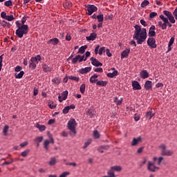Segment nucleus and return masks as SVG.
<instances>
[{
  "mask_svg": "<svg viewBox=\"0 0 177 177\" xmlns=\"http://www.w3.org/2000/svg\"><path fill=\"white\" fill-rule=\"evenodd\" d=\"M163 159H164V158H163L162 157H158V158H157V157H153V162H156V161L158 160L157 165H160L161 163H162V160H163Z\"/></svg>",
  "mask_w": 177,
  "mask_h": 177,
  "instance_id": "nucleus-27",
  "label": "nucleus"
},
{
  "mask_svg": "<svg viewBox=\"0 0 177 177\" xmlns=\"http://www.w3.org/2000/svg\"><path fill=\"white\" fill-rule=\"evenodd\" d=\"M105 52L106 53L108 57H111L112 55H111V50L109 48L105 50Z\"/></svg>",
  "mask_w": 177,
  "mask_h": 177,
  "instance_id": "nucleus-62",
  "label": "nucleus"
},
{
  "mask_svg": "<svg viewBox=\"0 0 177 177\" xmlns=\"http://www.w3.org/2000/svg\"><path fill=\"white\" fill-rule=\"evenodd\" d=\"M77 125L75 119L71 118L67 124V128L68 130H70L71 133L70 135L71 136H75L76 134V131H75V127Z\"/></svg>",
  "mask_w": 177,
  "mask_h": 177,
  "instance_id": "nucleus-4",
  "label": "nucleus"
},
{
  "mask_svg": "<svg viewBox=\"0 0 177 177\" xmlns=\"http://www.w3.org/2000/svg\"><path fill=\"white\" fill-rule=\"evenodd\" d=\"M130 53V48H127L122 52L121 59L127 58Z\"/></svg>",
  "mask_w": 177,
  "mask_h": 177,
  "instance_id": "nucleus-22",
  "label": "nucleus"
},
{
  "mask_svg": "<svg viewBox=\"0 0 177 177\" xmlns=\"http://www.w3.org/2000/svg\"><path fill=\"white\" fill-rule=\"evenodd\" d=\"M87 15H91L93 12H95L97 11V7H96L94 5L88 4L87 6Z\"/></svg>",
  "mask_w": 177,
  "mask_h": 177,
  "instance_id": "nucleus-7",
  "label": "nucleus"
},
{
  "mask_svg": "<svg viewBox=\"0 0 177 177\" xmlns=\"http://www.w3.org/2000/svg\"><path fill=\"white\" fill-rule=\"evenodd\" d=\"M90 60L91 61V64H93V66L95 67H100L103 66V64L98 62L97 59L96 58L91 57Z\"/></svg>",
  "mask_w": 177,
  "mask_h": 177,
  "instance_id": "nucleus-12",
  "label": "nucleus"
},
{
  "mask_svg": "<svg viewBox=\"0 0 177 177\" xmlns=\"http://www.w3.org/2000/svg\"><path fill=\"white\" fill-rule=\"evenodd\" d=\"M68 95V91H64L62 92V95H59L58 99L59 102H62L64 100H66Z\"/></svg>",
  "mask_w": 177,
  "mask_h": 177,
  "instance_id": "nucleus-9",
  "label": "nucleus"
},
{
  "mask_svg": "<svg viewBox=\"0 0 177 177\" xmlns=\"http://www.w3.org/2000/svg\"><path fill=\"white\" fill-rule=\"evenodd\" d=\"M175 39L174 37H171L169 40V42L168 44L169 46H171L174 43Z\"/></svg>",
  "mask_w": 177,
  "mask_h": 177,
  "instance_id": "nucleus-61",
  "label": "nucleus"
},
{
  "mask_svg": "<svg viewBox=\"0 0 177 177\" xmlns=\"http://www.w3.org/2000/svg\"><path fill=\"white\" fill-rule=\"evenodd\" d=\"M111 70L113 71L112 73H108L107 77L110 78H113L118 75V71L115 70V68H111Z\"/></svg>",
  "mask_w": 177,
  "mask_h": 177,
  "instance_id": "nucleus-16",
  "label": "nucleus"
},
{
  "mask_svg": "<svg viewBox=\"0 0 177 177\" xmlns=\"http://www.w3.org/2000/svg\"><path fill=\"white\" fill-rule=\"evenodd\" d=\"M4 5L7 7H10L12 6V1L11 0L6 1Z\"/></svg>",
  "mask_w": 177,
  "mask_h": 177,
  "instance_id": "nucleus-53",
  "label": "nucleus"
},
{
  "mask_svg": "<svg viewBox=\"0 0 177 177\" xmlns=\"http://www.w3.org/2000/svg\"><path fill=\"white\" fill-rule=\"evenodd\" d=\"M92 68L91 66H87L85 68H82L79 70L80 74L84 75L87 74V73H89L91 71Z\"/></svg>",
  "mask_w": 177,
  "mask_h": 177,
  "instance_id": "nucleus-15",
  "label": "nucleus"
},
{
  "mask_svg": "<svg viewBox=\"0 0 177 177\" xmlns=\"http://www.w3.org/2000/svg\"><path fill=\"white\" fill-rule=\"evenodd\" d=\"M158 149L161 151V155L164 156H171L174 154V151L172 150L167 149V146L165 144H161Z\"/></svg>",
  "mask_w": 177,
  "mask_h": 177,
  "instance_id": "nucleus-5",
  "label": "nucleus"
},
{
  "mask_svg": "<svg viewBox=\"0 0 177 177\" xmlns=\"http://www.w3.org/2000/svg\"><path fill=\"white\" fill-rule=\"evenodd\" d=\"M140 76L142 79H147V78L149 77V73H147V71L144 70V71H142L140 73Z\"/></svg>",
  "mask_w": 177,
  "mask_h": 177,
  "instance_id": "nucleus-24",
  "label": "nucleus"
},
{
  "mask_svg": "<svg viewBox=\"0 0 177 177\" xmlns=\"http://www.w3.org/2000/svg\"><path fill=\"white\" fill-rule=\"evenodd\" d=\"M164 15L167 17L169 19L170 17L172 15L171 12L168 10H164L163 11Z\"/></svg>",
  "mask_w": 177,
  "mask_h": 177,
  "instance_id": "nucleus-46",
  "label": "nucleus"
},
{
  "mask_svg": "<svg viewBox=\"0 0 177 177\" xmlns=\"http://www.w3.org/2000/svg\"><path fill=\"white\" fill-rule=\"evenodd\" d=\"M36 64L37 62H36L35 57H32L29 62V67L34 69L37 67Z\"/></svg>",
  "mask_w": 177,
  "mask_h": 177,
  "instance_id": "nucleus-21",
  "label": "nucleus"
},
{
  "mask_svg": "<svg viewBox=\"0 0 177 177\" xmlns=\"http://www.w3.org/2000/svg\"><path fill=\"white\" fill-rule=\"evenodd\" d=\"M169 20V21L171 24H175L176 23V19H174V17L171 15L169 18L168 19Z\"/></svg>",
  "mask_w": 177,
  "mask_h": 177,
  "instance_id": "nucleus-54",
  "label": "nucleus"
},
{
  "mask_svg": "<svg viewBox=\"0 0 177 177\" xmlns=\"http://www.w3.org/2000/svg\"><path fill=\"white\" fill-rule=\"evenodd\" d=\"M105 52H106L105 47L100 48V46H97L95 48V55L99 54L100 55H102L103 54V53H105Z\"/></svg>",
  "mask_w": 177,
  "mask_h": 177,
  "instance_id": "nucleus-11",
  "label": "nucleus"
},
{
  "mask_svg": "<svg viewBox=\"0 0 177 177\" xmlns=\"http://www.w3.org/2000/svg\"><path fill=\"white\" fill-rule=\"evenodd\" d=\"M93 136L95 139H99L100 136V133H98L97 130H95L93 131Z\"/></svg>",
  "mask_w": 177,
  "mask_h": 177,
  "instance_id": "nucleus-37",
  "label": "nucleus"
},
{
  "mask_svg": "<svg viewBox=\"0 0 177 177\" xmlns=\"http://www.w3.org/2000/svg\"><path fill=\"white\" fill-rule=\"evenodd\" d=\"M69 106H66L64 108V110H63V113L64 114H68V111H69Z\"/></svg>",
  "mask_w": 177,
  "mask_h": 177,
  "instance_id": "nucleus-55",
  "label": "nucleus"
},
{
  "mask_svg": "<svg viewBox=\"0 0 177 177\" xmlns=\"http://www.w3.org/2000/svg\"><path fill=\"white\" fill-rule=\"evenodd\" d=\"M144 87L147 91L151 90L152 88V82L150 80L146 81Z\"/></svg>",
  "mask_w": 177,
  "mask_h": 177,
  "instance_id": "nucleus-20",
  "label": "nucleus"
},
{
  "mask_svg": "<svg viewBox=\"0 0 177 177\" xmlns=\"http://www.w3.org/2000/svg\"><path fill=\"white\" fill-rule=\"evenodd\" d=\"M24 75V71H20L19 73H15V77L16 79H21Z\"/></svg>",
  "mask_w": 177,
  "mask_h": 177,
  "instance_id": "nucleus-34",
  "label": "nucleus"
},
{
  "mask_svg": "<svg viewBox=\"0 0 177 177\" xmlns=\"http://www.w3.org/2000/svg\"><path fill=\"white\" fill-rule=\"evenodd\" d=\"M114 102L118 106H120L122 102V98H120V100H118L117 97H115Z\"/></svg>",
  "mask_w": 177,
  "mask_h": 177,
  "instance_id": "nucleus-39",
  "label": "nucleus"
},
{
  "mask_svg": "<svg viewBox=\"0 0 177 177\" xmlns=\"http://www.w3.org/2000/svg\"><path fill=\"white\" fill-rule=\"evenodd\" d=\"M92 140L91 139L87 140V141L85 142L83 149H86L89 145H91Z\"/></svg>",
  "mask_w": 177,
  "mask_h": 177,
  "instance_id": "nucleus-45",
  "label": "nucleus"
},
{
  "mask_svg": "<svg viewBox=\"0 0 177 177\" xmlns=\"http://www.w3.org/2000/svg\"><path fill=\"white\" fill-rule=\"evenodd\" d=\"M135 31L133 38L137 40V44H142L147 38V32L145 28H141L139 25L134 26Z\"/></svg>",
  "mask_w": 177,
  "mask_h": 177,
  "instance_id": "nucleus-1",
  "label": "nucleus"
},
{
  "mask_svg": "<svg viewBox=\"0 0 177 177\" xmlns=\"http://www.w3.org/2000/svg\"><path fill=\"white\" fill-rule=\"evenodd\" d=\"M87 48H88L87 46H84L80 47L79 48L78 53L84 54L85 53V49H86Z\"/></svg>",
  "mask_w": 177,
  "mask_h": 177,
  "instance_id": "nucleus-38",
  "label": "nucleus"
},
{
  "mask_svg": "<svg viewBox=\"0 0 177 177\" xmlns=\"http://www.w3.org/2000/svg\"><path fill=\"white\" fill-rule=\"evenodd\" d=\"M30 150L26 149L21 153L22 157H26L30 153Z\"/></svg>",
  "mask_w": 177,
  "mask_h": 177,
  "instance_id": "nucleus-41",
  "label": "nucleus"
},
{
  "mask_svg": "<svg viewBox=\"0 0 177 177\" xmlns=\"http://www.w3.org/2000/svg\"><path fill=\"white\" fill-rule=\"evenodd\" d=\"M149 4V1L147 0H145L144 1L142 2L141 3V7L142 8H145Z\"/></svg>",
  "mask_w": 177,
  "mask_h": 177,
  "instance_id": "nucleus-50",
  "label": "nucleus"
},
{
  "mask_svg": "<svg viewBox=\"0 0 177 177\" xmlns=\"http://www.w3.org/2000/svg\"><path fill=\"white\" fill-rule=\"evenodd\" d=\"M110 149L109 145H101L98 147V151H100V153H103L104 152V150H108Z\"/></svg>",
  "mask_w": 177,
  "mask_h": 177,
  "instance_id": "nucleus-18",
  "label": "nucleus"
},
{
  "mask_svg": "<svg viewBox=\"0 0 177 177\" xmlns=\"http://www.w3.org/2000/svg\"><path fill=\"white\" fill-rule=\"evenodd\" d=\"M142 142V138L138 137L137 138H133L132 142H131V145L132 147H135L139 145L140 142Z\"/></svg>",
  "mask_w": 177,
  "mask_h": 177,
  "instance_id": "nucleus-13",
  "label": "nucleus"
},
{
  "mask_svg": "<svg viewBox=\"0 0 177 177\" xmlns=\"http://www.w3.org/2000/svg\"><path fill=\"white\" fill-rule=\"evenodd\" d=\"M43 71L47 73L52 71V68L47 66L46 64H43Z\"/></svg>",
  "mask_w": 177,
  "mask_h": 177,
  "instance_id": "nucleus-33",
  "label": "nucleus"
},
{
  "mask_svg": "<svg viewBox=\"0 0 177 177\" xmlns=\"http://www.w3.org/2000/svg\"><path fill=\"white\" fill-rule=\"evenodd\" d=\"M69 174H70L69 172H64L59 177H67V176H68Z\"/></svg>",
  "mask_w": 177,
  "mask_h": 177,
  "instance_id": "nucleus-64",
  "label": "nucleus"
},
{
  "mask_svg": "<svg viewBox=\"0 0 177 177\" xmlns=\"http://www.w3.org/2000/svg\"><path fill=\"white\" fill-rule=\"evenodd\" d=\"M68 79L71 80L76 81L77 82H78V81L80 80V78L78 77L73 75H69Z\"/></svg>",
  "mask_w": 177,
  "mask_h": 177,
  "instance_id": "nucleus-42",
  "label": "nucleus"
},
{
  "mask_svg": "<svg viewBox=\"0 0 177 177\" xmlns=\"http://www.w3.org/2000/svg\"><path fill=\"white\" fill-rule=\"evenodd\" d=\"M159 17L164 22L163 24L162 21H158V26L162 30H166L167 26L169 28L172 27V25L169 24L168 18L165 17L162 15H160Z\"/></svg>",
  "mask_w": 177,
  "mask_h": 177,
  "instance_id": "nucleus-2",
  "label": "nucleus"
},
{
  "mask_svg": "<svg viewBox=\"0 0 177 177\" xmlns=\"http://www.w3.org/2000/svg\"><path fill=\"white\" fill-rule=\"evenodd\" d=\"M35 62H37V64H38L39 62L41 61V57H40V55H37V56L35 57Z\"/></svg>",
  "mask_w": 177,
  "mask_h": 177,
  "instance_id": "nucleus-60",
  "label": "nucleus"
},
{
  "mask_svg": "<svg viewBox=\"0 0 177 177\" xmlns=\"http://www.w3.org/2000/svg\"><path fill=\"white\" fill-rule=\"evenodd\" d=\"M147 170L151 171V172L154 173L156 171L160 170V167L156 166V162L155 161H153V162L149 161L148 165H147Z\"/></svg>",
  "mask_w": 177,
  "mask_h": 177,
  "instance_id": "nucleus-6",
  "label": "nucleus"
},
{
  "mask_svg": "<svg viewBox=\"0 0 177 177\" xmlns=\"http://www.w3.org/2000/svg\"><path fill=\"white\" fill-rule=\"evenodd\" d=\"M52 82L55 84H59L61 83V80L55 77L52 80Z\"/></svg>",
  "mask_w": 177,
  "mask_h": 177,
  "instance_id": "nucleus-43",
  "label": "nucleus"
},
{
  "mask_svg": "<svg viewBox=\"0 0 177 177\" xmlns=\"http://www.w3.org/2000/svg\"><path fill=\"white\" fill-rule=\"evenodd\" d=\"M0 24L3 27H7L8 28H10L11 24L10 23L6 22V21L3 20L0 21Z\"/></svg>",
  "mask_w": 177,
  "mask_h": 177,
  "instance_id": "nucleus-28",
  "label": "nucleus"
},
{
  "mask_svg": "<svg viewBox=\"0 0 177 177\" xmlns=\"http://www.w3.org/2000/svg\"><path fill=\"white\" fill-rule=\"evenodd\" d=\"M36 127L40 131H44L46 129V126L44 125H40L39 123H37Z\"/></svg>",
  "mask_w": 177,
  "mask_h": 177,
  "instance_id": "nucleus-35",
  "label": "nucleus"
},
{
  "mask_svg": "<svg viewBox=\"0 0 177 177\" xmlns=\"http://www.w3.org/2000/svg\"><path fill=\"white\" fill-rule=\"evenodd\" d=\"M155 115H156V113H153L152 110L147 112L145 114V117L149 118V120H151Z\"/></svg>",
  "mask_w": 177,
  "mask_h": 177,
  "instance_id": "nucleus-29",
  "label": "nucleus"
},
{
  "mask_svg": "<svg viewBox=\"0 0 177 177\" xmlns=\"http://www.w3.org/2000/svg\"><path fill=\"white\" fill-rule=\"evenodd\" d=\"M140 22L141 25L143 26L144 27H147V24L145 20L140 19Z\"/></svg>",
  "mask_w": 177,
  "mask_h": 177,
  "instance_id": "nucleus-58",
  "label": "nucleus"
},
{
  "mask_svg": "<svg viewBox=\"0 0 177 177\" xmlns=\"http://www.w3.org/2000/svg\"><path fill=\"white\" fill-rule=\"evenodd\" d=\"M156 26L152 25L149 30V36L150 37H156Z\"/></svg>",
  "mask_w": 177,
  "mask_h": 177,
  "instance_id": "nucleus-17",
  "label": "nucleus"
},
{
  "mask_svg": "<svg viewBox=\"0 0 177 177\" xmlns=\"http://www.w3.org/2000/svg\"><path fill=\"white\" fill-rule=\"evenodd\" d=\"M48 106L50 109H55L57 106V105L53 102L48 104Z\"/></svg>",
  "mask_w": 177,
  "mask_h": 177,
  "instance_id": "nucleus-63",
  "label": "nucleus"
},
{
  "mask_svg": "<svg viewBox=\"0 0 177 177\" xmlns=\"http://www.w3.org/2000/svg\"><path fill=\"white\" fill-rule=\"evenodd\" d=\"M147 45L151 47V48H156L157 47V44H156V39L151 37L149 38L147 41Z\"/></svg>",
  "mask_w": 177,
  "mask_h": 177,
  "instance_id": "nucleus-8",
  "label": "nucleus"
},
{
  "mask_svg": "<svg viewBox=\"0 0 177 177\" xmlns=\"http://www.w3.org/2000/svg\"><path fill=\"white\" fill-rule=\"evenodd\" d=\"M97 77H98L97 74H94V75H91V77L90 78V83L95 84V83L97 82V81H98Z\"/></svg>",
  "mask_w": 177,
  "mask_h": 177,
  "instance_id": "nucleus-23",
  "label": "nucleus"
},
{
  "mask_svg": "<svg viewBox=\"0 0 177 177\" xmlns=\"http://www.w3.org/2000/svg\"><path fill=\"white\" fill-rule=\"evenodd\" d=\"M97 37V35L95 32L91 33L89 36L86 37V39L88 41H94Z\"/></svg>",
  "mask_w": 177,
  "mask_h": 177,
  "instance_id": "nucleus-19",
  "label": "nucleus"
},
{
  "mask_svg": "<svg viewBox=\"0 0 177 177\" xmlns=\"http://www.w3.org/2000/svg\"><path fill=\"white\" fill-rule=\"evenodd\" d=\"M97 86H106L107 85V82L106 81H103V80H98L96 82Z\"/></svg>",
  "mask_w": 177,
  "mask_h": 177,
  "instance_id": "nucleus-31",
  "label": "nucleus"
},
{
  "mask_svg": "<svg viewBox=\"0 0 177 177\" xmlns=\"http://www.w3.org/2000/svg\"><path fill=\"white\" fill-rule=\"evenodd\" d=\"M50 145V141L49 140H45L44 142V147L46 150H48V146Z\"/></svg>",
  "mask_w": 177,
  "mask_h": 177,
  "instance_id": "nucleus-44",
  "label": "nucleus"
},
{
  "mask_svg": "<svg viewBox=\"0 0 177 177\" xmlns=\"http://www.w3.org/2000/svg\"><path fill=\"white\" fill-rule=\"evenodd\" d=\"M97 19L99 23H102L104 19V15L102 12H100V14L97 15Z\"/></svg>",
  "mask_w": 177,
  "mask_h": 177,
  "instance_id": "nucleus-30",
  "label": "nucleus"
},
{
  "mask_svg": "<svg viewBox=\"0 0 177 177\" xmlns=\"http://www.w3.org/2000/svg\"><path fill=\"white\" fill-rule=\"evenodd\" d=\"M3 55H1L0 56V72L1 71L3 68Z\"/></svg>",
  "mask_w": 177,
  "mask_h": 177,
  "instance_id": "nucleus-51",
  "label": "nucleus"
},
{
  "mask_svg": "<svg viewBox=\"0 0 177 177\" xmlns=\"http://www.w3.org/2000/svg\"><path fill=\"white\" fill-rule=\"evenodd\" d=\"M80 93L84 94L85 93V91H86V85L84 83H83L80 87Z\"/></svg>",
  "mask_w": 177,
  "mask_h": 177,
  "instance_id": "nucleus-40",
  "label": "nucleus"
},
{
  "mask_svg": "<svg viewBox=\"0 0 177 177\" xmlns=\"http://www.w3.org/2000/svg\"><path fill=\"white\" fill-rule=\"evenodd\" d=\"M65 165H68V166L75 167L76 166V162H67L65 163Z\"/></svg>",
  "mask_w": 177,
  "mask_h": 177,
  "instance_id": "nucleus-59",
  "label": "nucleus"
},
{
  "mask_svg": "<svg viewBox=\"0 0 177 177\" xmlns=\"http://www.w3.org/2000/svg\"><path fill=\"white\" fill-rule=\"evenodd\" d=\"M84 58V55L81 56V55H77L74 58L72 59V63L75 64L77 62H82L83 59Z\"/></svg>",
  "mask_w": 177,
  "mask_h": 177,
  "instance_id": "nucleus-14",
  "label": "nucleus"
},
{
  "mask_svg": "<svg viewBox=\"0 0 177 177\" xmlns=\"http://www.w3.org/2000/svg\"><path fill=\"white\" fill-rule=\"evenodd\" d=\"M157 12H151V14L149 15V18L150 19H153V17H156V16L157 15Z\"/></svg>",
  "mask_w": 177,
  "mask_h": 177,
  "instance_id": "nucleus-56",
  "label": "nucleus"
},
{
  "mask_svg": "<svg viewBox=\"0 0 177 177\" xmlns=\"http://www.w3.org/2000/svg\"><path fill=\"white\" fill-rule=\"evenodd\" d=\"M29 31L28 26V25H22L17 29L15 32V35L19 38H22L24 35H27Z\"/></svg>",
  "mask_w": 177,
  "mask_h": 177,
  "instance_id": "nucleus-3",
  "label": "nucleus"
},
{
  "mask_svg": "<svg viewBox=\"0 0 177 177\" xmlns=\"http://www.w3.org/2000/svg\"><path fill=\"white\" fill-rule=\"evenodd\" d=\"M59 40L57 38H53L48 41V44H52L53 46L57 45Z\"/></svg>",
  "mask_w": 177,
  "mask_h": 177,
  "instance_id": "nucleus-25",
  "label": "nucleus"
},
{
  "mask_svg": "<svg viewBox=\"0 0 177 177\" xmlns=\"http://www.w3.org/2000/svg\"><path fill=\"white\" fill-rule=\"evenodd\" d=\"M108 176H104L102 177H116V176L114 174L113 169H112V167L109 170H108Z\"/></svg>",
  "mask_w": 177,
  "mask_h": 177,
  "instance_id": "nucleus-26",
  "label": "nucleus"
},
{
  "mask_svg": "<svg viewBox=\"0 0 177 177\" xmlns=\"http://www.w3.org/2000/svg\"><path fill=\"white\" fill-rule=\"evenodd\" d=\"M94 113H93V111L91 109H89L87 112H86V115L92 118L93 116Z\"/></svg>",
  "mask_w": 177,
  "mask_h": 177,
  "instance_id": "nucleus-52",
  "label": "nucleus"
},
{
  "mask_svg": "<svg viewBox=\"0 0 177 177\" xmlns=\"http://www.w3.org/2000/svg\"><path fill=\"white\" fill-rule=\"evenodd\" d=\"M8 15H6V12L3 11L1 12V17L3 19H6V17H7Z\"/></svg>",
  "mask_w": 177,
  "mask_h": 177,
  "instance_id": "nucleus-57",
  "label": "nucleus"
},
{
  "mask_svg": "<svg viewBox=\"0 0 177 177\" xmlns=\"http://www.w3.org/2000/svg\"><path fill=\"white\" fill-rule=\"evenodd\" d=\"M15 19V18L14 17L13 15H7L6 18V20H7L8 21H12Z\"/></svg>",
  "mask_w": 177,
  "mask_h": 177,
  "instance_id": "nucleus-49",
  "label": "nucleus"
},
{
  "mask_svg": "<svg viewBox=\"0 0 177 177\" xmlns=\"http://www.w3.org/2000/svg\"><path fill=\"white\" fill-rule=\"evenodd\" d=\"M57 162V160L56 158L53 157V158H50V161L48 162V164L50 166H53V165H56Z\"/></svg>",
  "mask_w": 177,
  "mask_h": 177,
  "instance_id": "nucleus-32",
  "label": "nucleus"
},
{
  "mask_svg": "<svg viewBox=\"0 0 177 177\" xmlns=\"http://www.w3.org/2000/svg\"><path fill=\"white\" fill-rule=\"evenodd\" d=\"M44 140V137L43 136H39V137H37L35 138L34 141L35 142H41L42 140Z\"/></svg>",
  "mask_w": 177,
  "mask_h": 177,
  "instance_id": "nucleus-48",
  "label": "nucleus"
},
{
  "mask_svg": "<svg viewBox=\"0 0 177 177\" xmlns=\"http://www.w3.org/2000/svg\"><path fill=\"white\" fill-rule=\"evenodd\" d=\"M8 131H9V127L8 126H5L3 129V135L7 136Z\"/></svg>",
  "mask_w": 177,
  "mask_h": 177,
  "instance_id": "nucleus-47",
  "label": "nucleus"
},
{
  "mask_svg": "<svg viewBox=\"0 0 177 177\" xmlns=\"http://www.w3.org/2000/svg\"><path fill=\"white\" fill-rule=\"evenodd\" d=\"M131 85H132L133 91H140L141 88H142V87L140 86V83L136 80H133L131 82Z\"/></svg>",
  "mask_w": 177,
  "mask_h": 177,
  "instance_id": "nucleus-10",
  "label": "nucleus"
},
{
  "mask_svg": "<svg viewBox=\"0 0 177 177\" xmlns=\"http://www.w3.org/2000/svg\"><path fill=\"white\" fill-rule=\"evenodd\" d=\"M111 169L113 170V171L120 172L122 171V167L120 166H113L111 167Z\"/></svg>",
  "mask_w": 177,
  "mask_h": 177,
  "instance_id": "nucleus-36",
  "label": "nucleus"
}]
</instances>
